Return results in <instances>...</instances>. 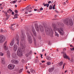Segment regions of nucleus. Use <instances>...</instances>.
<instances>
[{
    "label": "nucleus",
    "instance_id": "f257e3e1",
    "mask_svg": "<svg viewBox=\"0 0 74 74\" xmlns=\"http://www.w3.org/2000/svg\"><path fill=\"white\" fill-rule=\"evenodd\" d=\"M52 27L53 30H57V31L60 33L61 35H64V31H63V29L62 28H60L56 29V25L55 24H53Z\"/></svg>",
    "mask_w": 74,
    "mask_h": 74
},
{
    "label": "nucleus",
    "instance_id": "f03ea898",
    "mask_svg": "<svg viewBox=\"0 0 74 74\" xmlns=\"http://www.w3.org/2000/svg\"><path fill=\"white\" fill-rule=\"evenodd\" d=\"M20 37L21 38V42L23 41V42L25 41V38H26V36L24 33L23 32H22V34L20 36Z\"/></svg>",
    "mask_w": 74,
    "mask_h": 74
},
{
    "label": "nucleus",
    "instance_id": "7ed1b4c3",
    "mask_svg": "<svg viewBox=\"0 0 74 74\" xmlns=\"http://www.w3.org/2000/svg\"><path fill=\"white\" fill-rule=\"evenodd\" d=\"M17 55L18 56H20V57L23 56L22 51L21 49H19V48H18V49L17 51Z\"/></svg>",
    "mask_w": 74,
    "mask_h": 74
},
{
    "label": "nucleus",
    "instance_id": "20e7f679",
    "mask_svg": "<svg viewBox=\"0 0 74 74\" xmlns=\"http://www.w3.org/2000/svg\"><path fill=\"white\" fill-rule=\"evenodd\" d=\"M45 31L46 33H51L52 32V28L51 27H50L49 28L46 27L45 28Z\"/></svg>",
    "mask_w": 74,
    "mask_h": 74
},
{
    "label": "nucleus",
    "instance_id": "39448f33",
    "mask_svg": "<svg viewBox=\"0 0 74 74\" xmlns=\"http://www.w3.org/2000/svg\"><path fill=\"white\" fill-rule=\"evenodd\" d=\"M15 67V65L12 64H10L8 66V68L9 70H13Z\"/></svg>",
    "mask_w": 74,
    "mask_h": 74
},
{
    "label": "nucleus",
    "instance_id": "423d86ee",
    "mask_svg": "<svg viewBox=\"0 0 74 74\" xmlns=\"http://www.w3.org/2000/svg\"><path fill=\"white\" fill-rule=\"evenodd\" d=\"M15 41L16 44L17 45H19V37L18 35H16L15 37Z\"/></svg>",
    "mask_w": 74,
    "mask_h": 74
},
{
    "label": "nucleus",
    "instance_id": "0eeeda50",
    "mask_svg": "<svg viewBox=\"0 0 74 74\" xmlns=\"http://www.w3.org/2000/svg\"><path fill=\"white\" fill-rule=\"evenodd\" d=\"M5 40V37L3 36H0V42L2 43Z\"/></svg>",
    "mask_w": 74,
    "mask_h": 74
},
{
    "label": "nucleus",
    "instance_id": "6e6552de",
    "mask_svg": "<svg viewBox=\"0 0 74 74\" xmlns=\"http://www.w3.org/2000/svg\"><path fill=\"white\" fill-rule=\"evenodd\" d=\"M28 42H29L30 44H32V43L33 42V40L31 36H28Z\"/></svg>",
    "mask_w": 74,
    "mask_h": 74
},
{
    "label": "nucleus",
    "instance_id": "1a4fd4ad",
    "mask_svg": "<svg viewBox=\"0 0 74 74\" xmlns=\"http://www.w3.org/2000/svg\"><path fill=\"white\" fill-rule=\"evenodd\" d=\"M63 56L64 58H66V59H68L69 60H70V58L69 56L67 55L66 54V53H64L63 54Z\"/></svg>",
    "mask_w": 74,
    "mask_h": 74
},
{
    "label": "nucleus",
    "instance_id": "9d476101",
    "mask_svg": "<svg viewBox=\"0 0 74 74\" xmlns=\"http://www.w3.org/2000/svg\"><path fill=\"white\" fill-rule=\"evenodd\" d=\"M32 32L34 36H36V31H35V29H34V27H32Z\"/></svg>",
    "mask_w": 74,
    "mask_h": 74
},
{
    "label": "nucleus",
    "instance_id": "9b49d317",
    "mask_svg": "<svg viewBox=\"0 0 74 74\" xmlns=\"http://www.w3.org/2000/svg\"><path fill=\"white\" fill-rule=\"evenodd\" d=\"M13 47V50L14 51H16V50L18 49V46H17L15 44Z\"/></svg>",
    "mask_w": 74,
    "mask_h": 74
},
{
    "label": "nucleus",
    "instance_id": "f8f14e48",
    "mask_svg": "<svg viewBox=\"0 0 74 74\" xmlns=\"http://www.w3.org/2000/svg\"><path fill=\"white\" fill-rule=\"evenodd\" d=\"M39 28L40 29V30L42 32H44V28L42 27V25H39Z\"/></svg>",
    "mask_w": 74,
    "mask_h": 74
},
{
    "label": "nucleus",
    "instance_id": "ddd939ff",
    "mask_svg": "<svg viewBox=\"0 0 74 74\" xmlns=\"http://www.w3.org/2000/svg\"><path fill=\"white\" fill-rule=\"evenodd\" d=\"M69 24L70 26H73V22L71 19H70L69 21Z\"/></svg>",
    "mask_w": 74,
    "mask_h": 74
},
{
    "label": "nucleus",
    "instance_id": "4468645a",
    "mask_svg": "<svg viewBox=\"0 0 74 74\" xmlns=\"http://www.w3.org/2000/svg\"><path fill=\"white\" fill-rule=\"evenodd\" d=\"M35 27L37 32H39V28L38 27V25H35Z\"/></svg>",
    "mask_w": 74,
    "mask_h": 74
},
{
    "label": "nucleus",
    "instance_id": "2eb2a0df",
    "mask_svg": "<svg viewBox=\"0 0 74 74\" xmlns=\"http://www.w3.org/2000/svg\"><path fill=\"white\" fill-rule=\"evenodd\" d=\"M54 69H55V68L54 67H52L51 68H50L49 69V73H51V72H52L53 71Z\"/></svg>",
    "mask_w": 74,
    "mask_h": 74
},
{
    "label": "nucleus",
    "instance_id": "dca6fc26",
    "mask_svg": "<svg viewBox=\"0 0 74 74\" xmlns=\"http://www.w3.org/2000/svg\"><path fill=\"white\" fill-rule=\"evenodd\" d=\"M7 57H8V58H10V56L11 55L10 51H7Z\"/></svg>",
    "mask_w": 74,
    "mask_h": 74
},
{
    "label": "nucleus",
    "instance_id": "f3484780",
    "mask_svg": "<svg viewBox=\"0 0 74 74\" xmlns=\"http://www.w3.org/2000/svg\"><path fill=\"white\" fill-rule=\"evenodd\" d=\"M14 43H15V41L13 40L11 41L10 45L11 46H13L14 44Z\"/></svg>",
    "mask_w": 74,
    "mask_h": 74
},
{
    "label": "nucleus",
    "instance_id": "a211bd4d",
    "mask_svg": "<svg viewBox=\"0 0 74 74\" xmlns=\"http://www.w3.org/2000/svg\"><path fill=\"white\" fill-rule=\"evenodd\" d=\"M12 57L13 58H14V59H15V58H16V53H13L12 54Z\"/></svg>",
    "mask_w": 74,
    "mask_h": 74
},
{
    "label": "nucleus",
    "instance_id": "6ab92c4d",
    "mask_svg": "<svg viewBox=\"0 0 74 74\" xmlns=\"http://www.w3.org/2000/svg\"><path fill=\"white\" fill-rule=\"evenodd\" d=\"M1 62L2 64H4L5 62L4 61V58H1Z\"/></svg>",
    "mask_w": 74,
    "mask_h": 74
},
{
    "label": "nucleus",
    "instance_id": "aec40b11",
    "mask_svg": "<svg viewBox=\"0 0 74 74\" xmlns=\"http://www.w3.org/2000/svg\"><path fill=\"white\" fill-rule=\"evenodd\" d=\"M3 4H4V3L3 2L2 3V4H0V8L1 9H3V6H4V5H3Z\"/></svg>",
    "mask_w": 74,
    "mask_h": 74
},
{
    "label": "nucleus",
    "instance_id": "412c9836",
    "mask_svg": "<svg viewBox=\"0 0 74 74\" xmlns=\"http://www.w3.org/2000/svg\"><path fill=\"white\" fill-rule=\"evenodd\" d=\"M43 5H44L45 7H46V6H47V7H49V3L45 4V3H43Z\"/></svg>",
    "mask_w": 74,
    "mask_h": 74
},
{
    "label": "nucleus",
    "instance_id": "4be33fe9",
    "mask_svg": "<svg viewBox=\"0 0 74 74\" xmlns=\"http://www.w3.org/2000/svg\"><path fill=\"white\" fill-rule=\"evenodd\" d=\"M3 48L5 50H7L8 49V47L5 45L3 46Z\"/></svg>",
    "mask_w": 74,
    "mask_h": 74
},
{
    "label": "nucleus",
    "instance_id": "5701e85b",
    "mask_svg": "<svg viewBox=\"0 0 74 74\" xmlns=\"http://www.w3.org/2000/svg\"><path fill=\"white\" fill-rule=\"evenodd\" d=\"M30 72L32 73H36V71L34 70L33 69H30Z\"/></svg>",
    "mask_w": 74,
    "mask_h": 74
},
{
    "label": "nucleus",
    "instance_id": "b1692460",
    "mask_svg": "<svg viewBox=\"0 0 74 74\" xmlns=\"http://www.w3.org/2000/svg\"><path fill=\"white\" fill-rule=\"evenodd\" d=\"M46 58L48 60H51V58L49 56H47L46 57Z\"/></svg>",
    "mask_w": 74,
    "mask_h": 74
},
{
    "label": "nucleus",
    "instance_id": "393cba45",
    "mask_svg": "<svg viewBox=\"0 0 74 74\" xmlns=\"http://www.w3.org/2000/svg\"><path fill=\"white\" fill-rule=\"evenodd\" d=\"M63 64V62L62 61L60 62V63L59 64V66H62V65Z\"/></svg>",
    "mask_w": 74,
    "mask_h": 74
},
{
    "label": "nucleus",
    "instance_id": "a878e982",
    "mask_svg": "<svg viewBox=\"0 0 74 74\" xmlns=\"http://www.w3.org/2000/svg\"><path fill=\"white\" fill-rule=\"evenodd\" d=\"M15 60H11V62L12 63H13L14 64H15Z\"/></svg>",
    "mask_w": 74,
    "mask_h": 74
},
{
    "label": "nucleus",
    "instance_id": "bb28decb",
    "mask_svg": "<svg viewBox=\"0 0 74 74\" xmlns=\"http://www.w3.org/2000/svg\"><path fill=\"white\" fill-rule=\"evenodd\" d=\"M20 45H21V47H22V48H22V49H23V48H24V46H25V45H24V46L23 45L22 43L21 42Z\"/></svg>",
    "mask_w": 74,
    "mask_h": 74
},
{
    "label": "nucleus",
    "instance_id": "cd10ccee",
    "mask_svg": "<svg viewBox=\"0 0 74 74\" xmlns=\"http://www.w3.org/2000/svg\"><path fill=\"white\" fill-rule=\"evenodd\" d=\"M29 5H28L27 7L26 8H25V10H26L27 11H29Z\"/></svg>",
    "mask_w": 74,
    "mask_h": 74
},
{
    "label": "nucleus",
    "instance_id": "c85d7f7f",
    "mask_svg": "<svg viewBox=\"0 0 74 74\" xmlns=\"http://www.w3.org/2000/svg\"><path fill=\"white\" fill-rule=\"evenodd\" d=\"M15 18H18V14H17L14 15V17L13 19H15Z\"/></svg>",
    "mask_w": 74,
    "mask_h": 74
},
{
    "label": "nucleus",
    "instance_id": "c756f323",
    "mask_svg": "<svg viewBox=\"0 0 74 74\" xmlns=\"http://www.w3.org/2000/svg\"><path fill=\"white\" fill-rule=\"evenodd\" d=\"M47 65L49 66V65H51V63L50 62H48L47 63Z\"/></svg>",
    "mask_w": 74,
    "mask_h": 74
},
{
    "label": "nucleus",
    "instance_id": "7c9ffc66",
    "mask_svg": "<svg viewBox=\"0 0 74 74\" xmlns=\"http://www.w3.org/2000/svg\"><path fill=\"white\" fill-rule=\"evenodd\" d=\"M17 2V0H15L14 1H12V3L13 4H15V3H16Z\"/></svg>",
    "mask_w": 74,
    "mask_h": 74
},
{
    "label": "nucleus",
    "instance_id": "2f4dec72",
    "mask_svg": "<svg viewBox=\"0 0 74 74\" xmlns=\"http://www.w3.org/2000/svg\"><path fill=\"white\" fill-rule=\"evenodd\" d=\"M9 11L10 12H12V10L10 9H9L7 11V12L9 13Z\"/></svg>",
    "mask_w": 74,
    "mask_h": 74
},
{
    "label": "nucleus",
    "instance_id": "473e14b6",
    "mask_svg": "<svg viewBox=\"0 0 74 74\" xmlns=\"http://www.w3.org/2000/svg\"><path fill=\"white\" fill-rule=\"evenodd\" d=\"M19 63V61L18 60H16L15 61V63L14 64H18Z\"/></svg>",
    "mask_w": 74,
    "mask_h": 74
},
{
    "label": "nucleus",
    "instance_id": "72a5a7b5",
    "mask_svg": "<svg viewBox=\"0 0 74 74\" xmlns=\"http://www.w3.org/2000/svg\"><path fill=\"white\" fill-rule=\"evenodd\" d=\"M55 33L56 36H57V37H59V34H58V33H57V32H55Z\"/></svg>",
    "mask_w": 74,
    "mask_h": 74
},
{
    "label": "nucleus",
    "instance_id": "f704fd0d",
    "mask_svg": "<svg viewBox=\"0 0 74 74\" xmlns=\"http://www.w3.org/2000/svg\"><path fill=\"white\" fill-rule=\"evenodd\" d=\"M49 9H50V10H52V6L51 5H50V6H49Z\"/></svg>",
    "mask_w": 74,
    "mask_h": 74
},
{
    "label": "nucleus",
    "instance_id": "c9c22d12",
    "mask_svg": "<svg viewBox=\"0 0 74 74\" xmlns=\"http://www.w3.org/2000/svg\"><path fill=\"white\" fill-rule=\"evenodd\" d=\"M55 6H56V5L55 4H54L53 5V9L54 10L55 8Z\"/></svg>",
    "mask_w": 74,
    "mask_h": 74
},
{
    "label": "nucleus",
    "instance_id": "e433bc0d",
    "mask_svg": "<svg viewBox=\"0 0 74 74\" xmlns=\"http://www.w3.org/2000/svg\"><path fill=\"white\" fill-rule=\"evenodd\" d=\"M33 40L34 42H36V39H35V38H33Z\"/></svg>",
    "mask_w": 74,
    "mask_h": 74
},
{
    "label": "nucleus",
    "instance_id": "4c0bfd02",
    "mask_svg": "<svg viewBox=\"0 0 74 74\" xmlns=\"http://www.w3.org/2000/svg\"><path fill=\"white\" fill-rule=\"evenodd\" d=\"M22 69H20L19 71H18V73H21L22 72Z\"/></svg>",
    "mask_w": 74,
    "mask_h": 74
},
{
    "label": "nucleus",
    "instance_id": "58836bf2",
    "mask_svg": "<svg viewBox=\"0 0 74 74\" xmlns=\"http://www.w3.org/2000/svg\"><path fill=\"white\" fill-rule=\"evenodd\" d=\"M3 55H4V54H3L2 52H0V55L1 56H3Z\"/></svg>",
    "mask_w": 74,
    "mask_h": 74
},
{
    "label": "nucleus",
    "instance_id": "ea45409f",
    "mask_svg": "<svg viewBox=\"0 0 74 74\" xmlns=\"http://www.w3.org/2000/svg\"><path fill=\"white\" fill-rule=\"evenodd\" d=\"M70 63H72V62H73V59H71V60L70 61Z\"/></svg>",
    "mask_w": 74,
    "mask_h": 74
},
{
    "label": "nucleus",
    "instance_id": "a19ab883",
    "mask_svg": "<svg viewBox=\"0 0 74 74\" xmlns=\"http://www.w3.org/2000/svg\"><path fill=\"white\" fill-rule=\"evenodd\" d=\"M10 29H12V30H14V28L12 27H10Z\"/></svg>",
    "mask_w": 74,
    "mask_h": 74
},
{
    "label": "nucleus",
    "instance_id": "79ce46f5",
    "mask_svg": "<svg viewBox=\"0 0 74 74\" xmlns=\"http://www.w3.org/2000/svg\"><path fill=\"white\" fill-rule=\"evenodd\" d=\"M71 51H74V47H73V48H71Z\"/></svg>",
    "mask_w": 74,
    "mask_h": 74
},
{
    "label": "nucleus",
    "instance_id": "37998d69",
    "mask_svg": "<svg viewBox=\"0 0 74 74\" xmlns=\"http://www.w3.org/2000/svg\"><path fill=\"white\" fill-rule=\"evenodd\" d=\"M29 53L25 54L26 56V57H28L29 56Z\"/></svg>",
    "mask_w": 74,
    "mask_h": 74
},
{
    "label": "nucleus",
    "instance_id": "c03bdc74",
    "mask_svg": "<svg viewBox=\"0 0 74 74\" xmlns=\"http://www.w3.org/2000/svg\"><path fill=\"white\" fill-rule=\"evenodd\" d=\"M52 3V1H49L48 2V3L49 4H50V3Z\"/></svg>",
    "mask_w": 74,
    "mask_h": 74
},
{
    "label": "nucleus",
    "instance_id": "a18cd8bd",
    "mask_svg": "<svg viewBox=\"0 0 74 74\" xmlns=\"http://www.w3.org/2000/svg\"><path fill=\"white\" fill-rule=\"evenodd\" d=\"M14 12H15L16 13H18V10H15Z\"/></svg>",
    "mask_w": 74,
    "mask_h": 74
},
{
    "label": "nucleus",
    "instance_id": "49530a36",
    "mask_svg": "<svg viewBox=\"0 0 74 74\" xmlns=\"http://www.w3.org/2000/svg\"><path fill=\"white\" fill-rule=\"evenodd\" d=\"M22 62H25V60L24 59H23L21 60Z\"/></svg>",
    "mask_w": 74,
    "mask_h": 74
},
{
    "label": "nucleus",
    "instance_id": "de8ad7c7",
    "mask_svg": "<svg viewBox=\"0 0 74 74\" xmlns=\"http://www.w3.org/2000/svg\"><path fill=\"white\" fill-rule=\"evenodd\" d=\"M8 19V18L7 17L5 19V21H7Z\"/></svg>",
    "mask_w": 74,
    "mask_h": 74
},
{
    "label": "nucleus",
    "instance_id": "09e8293b",
    "mask_svg": "<svg viewBox=\"0 0 74 74\" xmlns=\"http://www.w3.org/2000/svg\"><path fill=\"white\" fill-rule=\"evenodd\" d=\"M40 11H42V10H43V8H40Z\"/></svg>",
    "mask_w": 74,
    "mask_h": 74
},
{
    "label": "nucleus",
    "instance_id": "8fccbe9b",
    "mask_svg": "<svg viewBox=\"0 0 74 74\" xmlns=\"http://www.w3.org/2000/svg\"><path fill=\"white\" fill-rule=\"evenodd\" d=\"M64 64H63V69H64Z\"/></svg>",
    "mask_w": 74,
    "mask_h": 74
},
{
    "label": "nucleus",
    "instance_id": "3c124183",
    "mask_svg": "<svg viewBox=\"0 0 74 74\" xmlns=\"http://www.w3.org/2000/svg\"><path fill=\"white\" fill-rule=\"evenodd\" d=\"M15 25V24H12L11 25V26H14Z\"/></svg>",
    "mask_w": 74,
    "mask_h": 74
},
{
    "label": "nucleus",
    "instance_id": "603ef678",
    "mask_svg": "<svg viewBox=\"0 0 74 74\" xmlns=\"http://www.w3.org/2000/svg\"><path fill=\"white\" fill-rule=\"evenodd\" d=\"M22 1V0H20V1H18V3H21V2Z\"/></svg>",
    "mask_w": 74,
    "mask_h": 74
},
{
    "label": "nucleus",
    "instance_id": "864d4df0",
    "mask_svg": "<svg viewBox=\"0 0 74 74\" xmlns=\"http://www.w3.org/2000/svg\"><path fill=\"white\" fill-rule=\"evenodd\" d=\"M27 73H29V74H30V72L29 71H27Z\"/></svg>",
    "mask_w": 74,
    "mask_h": 74
},
{
    "label": "nucleus",
    "instance_id": "5fc2aeb1",
    "mask_svg": "<svg viewBox=\"0 0 74 74\" xmlns=\"http://www.w3.org/2000/svg\"><path fill=\"white\" fill-rule=\"evenodd\" d=\"M66 49H63V51H66Z\"/></svg>",
    "mask_w": 74,
    "mask_h": 74
},
{
    "label": "nucleus",
    "instance_id": "6e6d98bb",
    "mask_svg": "<svg viewBox=\"0 0 74 74\" xmlns=\"http://www.w3.org/2000/svg\"><path fill=\"white\" fill-rule=\"evenodd\" d=\"M7 41H6L5 42V43H4V45H5L6 44H7Z\"/></svg>",
    "mask_w": 74,
    "mask_h": 74
},
{
    "label": "nucleus",
    "instance_id": "4d7b16f0",
    "mask_svg": "<svg viewBox=\"0 0 74 74\" xmlns=\"http://www.w3.org/2000/svg\"><path fill=\"white\" fill-rule=\"evenodd\" d=\"M34 11H37V9H34Z\"/></svg>",
    "mask_w": 74,
    "mask_h": 74
},
{
    "label": "nucleus",
    "instance_id": "13d9d810",
    "mask_svg": "<svg viewBox=\"0 0 74 74\" xmlns=\"http://www.w3.org/2000/svg\"><path fill=\"white\" fill-rule=\"evenodd\" d=\"M12 15H14V12H12Z\"/></svg>",
    "mask_w": 74,
    "mask_h": 74
},
{
    "label": "nucleus",
    "instance_id": "bf43d9fd",
    "mask_svg": "<svg viewBox=\"0 0 74 74\" xmlns=\"http://www.w3.org/2000/svg\"><path fill=\"white\" fill-rule=\"evenodd\" d=\"M25 14H28V12H25Z\"/></svg>",
    "mask_w": 74,
    "mask_h": 74
},
{
    "label": "nucleus",
    "instance_id": "052dcab7",
    "mask_svg": "<svg viewBox=\"0 0 74 74\" xmlns=\"http://www.w3.org/2000/svg\"><path fill=\"white\" fill-rule=\"evenodd\" d=\"M70 47H74V46H72V45H70Z\"/></svg>",
    "mask_w": 74,
    "mask_h": 74
},
{
    "label": "nucleus",
    "instance_id": "680f3d73",
    "mask_svg": "<svg viewBox=\"0 0 74 74\" xmlns=\"http://www.w3.org/2000/svg\"><path fill=\"white\" fill-rule=\"evenodd\" d=\"M41 62H42V63H44L45 62V61H41Z\"/></svg>",
    "mask_w": 74,
    "mask_h": 74
},
{
    "label": "nucleus",
    "instance_id": "e2e57ef3",
    "mask_svg": "<svg viewBox=\"0 0 74 74\" xmlns=\"http://www.w3.org/2000/svg\"><path fill=\"white\" fill-rule=\"evenodd\" d=\"M42 54H41V58H42Z\"/></svg>",
    "mask_w": 74,
    "mask_h": 74
},
{
    "label": "nucleus",
    "instance_id": "0e129e2a",
    "mask_svg": "<svg viewBox=\"0 0 74 74\" xmlns=\"http://www.w3.org/2000/svg\"><path fill=\"white\" fill-rule=\"evenodd\" d=\"M3 32V30L2 29H1V32Z\"/></svg>",
    "mask_w": 74,
    "mask_h": 74
},
{
    "label": "nucleus",
    "instance_id": "69168bd1",
    "mask_svg": "<svg viewBox=\"0 0 74 74\" xmlns=\"http://www.w3.org/2000/svg\"><path fill=\"white\" fill-rule=\"evenodd\" d=\"M5 15H7V12L5 13Z\"/></svg>",
    "mask_w": 74,
    "mask_h": 74
},
{
    "label": "nucleus",
    "instance_id": "338daca9",
    "mask_svg": "<svg viewBox=\"0 0 74 74\" xmlns=\"http://www.w3.org/2000/svg\"><path fill=\"white\" fill-rule=\"evenodd\" d=\"M66 72H67V70H66L65 71V73H66Z\"/></svg>",
    "mask_w": 74,
    "mask_h": 74
},
{
    "label": "nucleus",
    "instance_id": "774afa93",
    "mask_svg": "<svg viewBox=\"0 0 74 74\" xmlns=\"http://www.w3.org/2000/svg\"><path fill=\"white\" fill-rule=\"evenodd\" d=\"M63 4H66V2H64Z\"/></svg>",
    "mask_w": 74,
    "mask_h": 74
}]
</instances>
